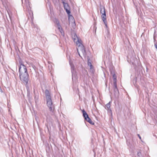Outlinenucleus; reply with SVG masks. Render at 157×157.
Returning <instances> with one entry per match:
<instances>
[{
    "label": "nucleus",
    "mask_w": 157,
    "mask_h": 157,
    "mask_svg": "<svg viewBox=\"0 0 157 157\" xmlns=\"http://www.w3.org/2000/svg\"><path fill=\"white\" fill-rule=\"evenodd\" d=\"M19 72L21 80L27 84L28 81L29 75L26 66L22 63L20 64Z\"/></svg>",
    "instance_id": "obj_1"
},
{
    "label": "nucleus",
    "mask_w": 157,
    "mask_h": 157,
    "mask_svg": "<svg viewBox=\"0 0 157 157\" xmlns=\"http://www.w3.org/2000/svg\"><path fill=\"white\" fill-rule=\"evenodd\" d=\"M100 13L102 14L101 17L105 25L107 26L106 15L105 9L104 6H101L100 8Z\"/></svg>",
    "instance_id": "obj_2"
},
{
    "label": "nucleus",
    "mask_w": 157,
    "mask_h": 157,
    "mask_svg": "<svg viewBox=\"0 0 157 157\" xmlns=\"http://www.w3.org/2000/svg\"><path fill=\"white\" fill-rule=\"evenodd\" d=\"M47 104L50 111H52L54 109V106L53 104L51 98L46 99Z\"/></svg>",
    "instance_id": "obj_3"
},
{
    "label": "nucleus",
    "mask_w": 157,
    "mask_h": 157,
    "mask_svg": "<svg viewBox=\"0 0 157 157\" xmlns=\"http://www.w3.org/2000/svg\"><path fill=\"white\" fill-rule=\"evenodd\" d=\"M78 54L80 56V53L81 52L84 56L86 55V52L85 49L83 46L80 47H78L77 48Z\"/></svg>",
    "instance_id": "obj_4"
},
{
    "label": "nucleus",
    "mask_w": 157,
    "mask_h": 157,
    "mask_svg": "<svg viewBox=\"0 0 157 157\" xmlns=\"http://www.w3.org/2000/svg\"><path fill=\"white\" fill-rule=\"evenodd\" d=\"M70 64V66H71V71L72 73V79L73 80H74V78L75 79L76 78V75L75 73L74 72V65L71 61H69Z\"/></svg>",
    "instance_id": "obj_5"
},
{
    "label": "nucleus",
    "mask_w": 157,
    "mask_h": 157,
    "mask_svg": "<svg viewBox=\"0 0 157 157\" xmlns=\"http://www.w3.org/2000/svg\"><path fill=\"white\" fill-rule=\"evenodd\" d=\"M63 4L64 6L65 9L66 10L67 13L69 14L70 13V11L69 10L68 4L67 3H65L64 2H63Z\"/></svg>",
    "instance_id": "obj_6"
},
{
    "label": "nucleus",
    "mask_w": 157,
    "mask_h": 157,
    "mask_svg": "<svg viewBox=\"0 0 157 157\" xmlns=\"http://www.w3.org/2000/svg\"><path fill=\"white\" fill-rule=\"evenodd\" d=\"M75 36L77 38V41L76 42V44L78 47H80L83 46L82 43V41L80 39H79L76 35H75Z\"/></svg>",
    "instance_id": "obj_7"
},
{
    "label": "nucleus",
    "mask_w": 157,
    "mask_h": 157,
    "mask_svg": "<svg viewBox=\"0 0 157 157\" xmlns=\"http://www.w3.org/2000/svg\"><path fill=\"white\" fill-rule=\"evenodd\" d=\"M82 112L83 113V116L85 118V119L87 121H89L90 119L88 115L87 114L84 109H83L82 110Z\"/></svg>",
    "instance_id": "obj_8"
},
{
    "label": "nucleus",
    "mask_w": 157,
    "mask_h": 157,
    "mask_svg": "<svg viewBox=\"0 0 157 157\" xmlns=\"http://www.w3.org/2000/svg\"><path fill=\"white\" fill-rule=\"evenodd\" d=\"M45 94L46 99L51 98L49 91L48 90H46L45 91Z\"/></svg>",
    "instance_id": "obj_9"
},
{
    "label": "nucleus",
    "mask_w": 157,
    "mask_h": 157,
    "mask_svg": "<svg viewBox=\"0 0 157 157\" xmlns=\"http://www.w3.org/2000/svg\"><path fill=\"white\" fill-rule=\"evenodd\" d=\"M90 59H88V65L90 67V69L92 72H94V69L93 66H92L90 62L89 61Z\"/></svg>",
    "instance_id": "obj_10"
},
{
    "label": "nucleus",
    "mask_w": 157,
    "mask_h": 157,
    "mask_svg": "<svg viewBox=\"0 0 157 157\" xmlns=\"http://www.w3.org/2000/svg\"><path fill=\"white\" fill-rule=\"evenodd\" d=\"M110 107V102L107 103L105 105V108L107 109H109Z\"/></svg>",
    "instance_id": "obj_11"
},
{
    "label": "nucleus",
    "mask_w": 157,
    "mask_h": 157,
    "mask_svg": "<svg viewBox=\"0 0 157 157\" xmlns=\"http://www.w3.org/2000/svg\"><path fill=\"white\" fill-rule=\"evenodd\" d=\"M113 84H117V79L115 75H113Z\"/></svg>",
    "instance_id": "obj_12"
},
{
    "label": "nucleus",
    "mask_w": 157,
    "mask_h": 157,
    "mask_svg": "<svg viewBox=\"0 0 157 157\" xmlns=\"http://www.w3.org/2000/svg\"><path fill=\"white\" fill-rule=\"evenodd\" d=\"M57 24V25L59 29V30L60 31L61 33H62V32H61V29L60 28V24L59 23V22L58 21H56V22Z\"/></svg>",
    "instance_id": "obj_13"
},
{
    "label": "nucleus",
    "mask_w": 157,
    "mask_h": 157,
    "mask_svg": "<svg viewBox=\"0 0 157 157\" xmlns=\"http://www.w3.org/2000/svg\"><path fill=\"white\" fill-rule=\"evenodd\" d=\"M30 67H32V68H33V70L35 71H36V67L34 65L32 64L30 65Z\"/></svg>",
    "instance_id": "obj_14"
},
{
    "label": "nucleus",
    "mask_w": 157,
    "mask_h": 157,
    "mask_svg": "<svg viewBox=\"0 0 157 157\" xmlns=\"http://www.w3.org/2000/svg\"><path fill=\"white\" fill-rule=\"evenodd\" d=\"M25 1L27 6L29 5V2L28 1V0H25Z\"/></svg>",
    "instance_id": "obj_15"
},
{
    "label": "nucleus",
    "mask_w": 157,
    "mask_h": 157,
    "mask_svg": "<svg viewBox=\"0 0 157 157\" xmlns=\"http://www.w3.org/2000/svg\"><path fill=\"white\" fill-rule=\"evenodd\" d=\"M90 124H94V123L90 119V120L89 121H88Z\"/></svg>",
    "instance_id": "obj_16"
},
{
    "label": "nucleus",
    "mask_w": 157,
    "mask_h": 157,
    "mask_svg": "<svg viewBox=\"0 0 157 157\" xmlns=\"http://www.w3.org/2000/svg\"><path fill=\"white\" fill-rule=\"evenodd\" d=\"M75 34L76 35V34H74V36L73 37V38L74 41H75V40H77L76 37L75 36Z\"/></svg>",
    "instance_id": "obj_17"
},
{
    "label": "nucleus",
    "mask_w": 157,
    "mask_h": 157,
    "mask_svg": "<svg viewBox=\"0 0 157 157\" xmlns=\"http://www.w3.org/2000/svg\"><path fill=\"white\" fill-rule=\"evenodd\" d=\"M114 91L116 92L118 91V89L117 88H114Z\"/></svg>",
    "instance_id": "obj_18"
},
{
    "label": "nucleus",
    "mask_w": 157,
    "mask_h": 157,
    "mask_svg": "<svg viewBox=\"0 0 157 157\" xmlns=\"http://www.w3.org/2000/svg\"><path fill=\"white\" fill-rule=\"evenodd\" d=\"M113 87L114 88H117V84H113Z\"/></svg>",
    "instance_id": "obj_19"
},
{
    "label": "nucleus",
    "mask_w": 157,
    "mask_h": 157,
    "mask_svg": "<svg viewBox=\"0 0 157 157\" xmlns=\"http://www.w3.org/2000/svg\"><path fill=\"white\" fill-rule=\"evenodd\" d=\"M137 135L138 136V137H139L140 139L141 140V137L140 136V135L139 134H138Z\"/></svg>",
    "instance_id": "obj_20"
},
{
    "label": "nucleus",
    "mask_w": 157,
    "mask_h": 157,
    "mask_svg": "<svg viewBox=\"0 0 157 157\" xmlns=\"http://www.w3.org/2000/svg\"><path fill=\"white\" fill-rule=\"evenodd\" d=\"M155 48H157V45L156 44H155Z\"/></svg>",
    "instance_id": "obj_21"
},
{
    "label": "nucleus",
    "mask_w": 157,
    "mask_h": 157,
    "mask_svg": "<svg viewBox=\"0 0 157 157\" xmlns=\"http://www.w3.org/2000/svg\"><path fill=\"white\" fill-rule=\"evenodd\" d=\"M50 67V66H48V67Z\"/></svg>",
    "instance_id": "obj_22"
}]
</instances>
